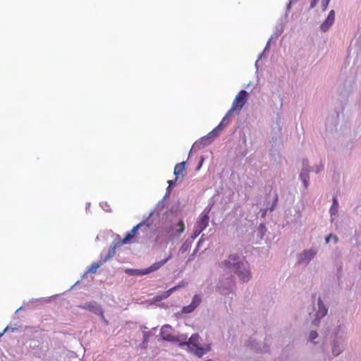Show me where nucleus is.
Here are the masks:
<instances>
[{
    "mask_svg": "<svg viewBox=\"0 0 361 361\" xmlns=\"http://www.w3.org/2000/svg\"><path fill=\"white\" fill-rule=\"evenodd\" d=\"M222 264L226 269L235 274L242 282L247 283L252 279L250 264L243 257L231 254Z\"/></svg>",
    "mask_w": 361,
    "mask_h": 361,
    "instance_id": "1",
    "label": "nucleus"
},
{
    "mask_svg": "<svg viewBox=\"0 0 361 361\" xmlns=\"http://www.w3.org/2000/svg\"><path fill=\"white\" fill-rule=\"evenodd\" d=\"M235 286V281L233 276L221 277L216 286V290L223 295L233 293Z\"/></svg>",
    "mask_w": 361,
    "mask_h": 361,
    "instance_id": "2",
    "label": "nucleus"
},
{
    "mask_svg": "<svg viewBox=\"0 0 361 361\" xmlns=\"http://www.w3.org/2000/svg\"><path fill=\"white\" fill-rule=\"evenodd\" d=\"M184 338L183 342H178V344L180 347H187V350L191 352V349H195L200 343V336L197 334H192L188 340V336L185 334H180V339Z\"/></svg>",
    "mask_w": 361,
    "mask_h": 361,
    "instance_id": "3",
    "label": "nucleus"
},
{
    "mask_svg": "<svg viewBox=\"0 0 361 361\" xmlns=\"http://www.w3.org/2000/svg\"><path fill=\"white\" fill-rule=\"evenodd\" d=\"M80 308L88 310L95 314L99 315L101 319L107 324V321L104 315V311L102 306L96 301L92 300L87 302L81 304L78 306Z\"/></svg>",
    "mask_w": 361,
    "mask_h": 361,
    "instance_id": "4",
    "label": "nucleus"
},
{
    "mask_svg": "<svg viewBox=\"0 0 361 361\" xmlns=\"http://www.w3.org/2000/svg\"><path fill=\"white\" fill-rule=\"evenodd\" d=\"M314 308L315 310V319L313 320L312 324L318 325L320 319L327 314L329 307L324 304L321 298L319 297Z\"/></svg>",
    "mask_w": 361,
    "mask_h": 361,
    "instance_id": "5",
    "label": "nucleus"
},
{
    "mask_svg": "<svg viewBox=\"0 0 361 361\" xmlns=\"http://www.w3.org/2000/svg\"><path fill=\"white\" fill-rule=\"evenodd\" d=\"M317 253V250L313 248L304 250L297 255V264L304 266L307 265L314 258Z\"/></svg>",
    "mask_w": 361,
    "mask_h": 361,
    "instance_id": "6",
    "label": "nucleus"
},
{
    "mask_svg": "<svg viewBox=\"0 0 361 361\" xmlns=\"http://www.w3.org/2000/svg\"><path fill=\"white\" fill-rule=\"evenodd\" d=\"M347 334V323L344 319L338 320L336 325L334 327L331 331V338L345 339Z\"/></svg>",
    "mask_w": 361,
    "mask_h": 361,
    "instance_id": "7",
    "label": "nucleus"
},
{
    "mask_svg": "<svg viewBox=\"0 0 361 361\" xmlns=\"http://www.w3.org/2000/svg\"><path fill=\"white\" fill-rule=\"evenodd\" d=\"M331 352L334 357H338L345 349L346 339L333 338L330 339Z\"/></svg>",
    "mask_w": 361,
    "mask_h": 361,
    "instance_id": "8",
    "label": "nucleus"
},
{
    "mask_svg": "<svg viewBox=\"0 0 361 361\" xmlns=\"http://www.w3.org/2000/svg\"><path fill=\"white\" fill-rule=\"evenodd\" d=\"M171 331L172 328L169 324H165L161 327L160 334L164 341L176 343L184 341V338L180 339V334L178 336L173 335Z\"/></svg>",
    "mask_w": 361,
    "mask_h": 361,
    "instance_id": "9",
    "label": "nucleus"
},
{
    "mask_svg": "<svg viewBox=\"0 0 361 361\" xmlns=\"http://www.w3.org/2000/svg\"><path fill=\"white\" fill-rule=\"evenodd\" d=\"M312 168L309 165V161L307 159H303L302 161V169L299 175L300 180L302 182L305 188H307L309 186L310 180V172Z\"/></svg>",
    "mask_w": 361,
    "mask_h": 361,
    "instance_id": "10",
    "label": "nucleus"
},
{
    "mask_svg": "<svg viewBox=\"0 0 361 361\" xmlns=\"http://www.w3.org/2000/svg\"><path fill=\"white\" fill-rule=\"evenodd\" d=\"M247 97L248 93L245 90H240L233 102V109H238V111L241 110L247 102Z\"/></svg>",
    "mask_w": 361,
    "mask_h": 361,
    "instance_id": "11",
    "label": "nucleus"
},
{
    "mask_svg": "<svg viewBox=\"0 0 361 361\" xmlns=\"http://www.w3.org/2000/svg\"><path fill=\"white\" fill-rule=\"evenodd\" d=\"M185 225L183 221H179L177 224L171 225L167 233H169L170 238H175L180 236V235L184 231Z\"/></svg>",
    "mask_w": 361,
    "mask_h": 361,
    "instance_id": "12",
    "label": "nucleus"
},
{
    "mask_svg": "<svg viewBox=\"0 0 361 361\" xmlns=\"http://www.w3.org/2000/svg\"><path fill=\"white\" fill-rule=\"evenodd\" d=\"M143 226H145L146 228L147 226V225L145 224V223H144V222H140L137 225L134 226L131 229V231H130L129 232H128L126 234L123 240H121V244L125 245V244L130 243L131 240L135 238L139 228H142V227H143Z\"/></svg>",
    "mask_w": 361,
    "mask_h": 361,
    "instance_id": "13",
    "label": "nucleus"
},
{
    "mask_svg": "<svg viewBox=\"0 0 361 361\" xmlns=\"http://www.w3.org/2000/svg\"><path fill=\"white\" fill-rule=\"evenodd\" d=\"M202 297L200 295H195L190 305L183 307L182 312L189 314L192 312L201 303Z\"/></svg>",
    "mask_w": 361,
    "mask_h": 361,
    "instance_id": "14",
    "label": "nucleus"
},
{
    "mask_svg": "<svg viewBox=\"0 0 361 361\" xmlns=\"http://www.w3.org/2000/svg\"><path fill=\"white\" fill-rule=\"evenodd\" d=\"M154 271H155V269L153 268V264L143 269H128L126 270V273L129 276H143Z\"/></svg>",
    "mask_w": 361,
    "mask_h": 361,
    "instance_id": "15",
    "label": "nucleus"
},
{
    "mask_svg": "<svg viewBox=\"0 0 361 361\" xmlns=\"http://www.w3.org/2000/svg\"><path fill=\"white\" fill-rule=\"evenodd\" d=\"M335 20V12L331 10L326 18V20L320 25V29L322 32H325L329 30L330 27L333 25Z\"/></svg>",
    "mask_w": 361,
    "mask_h": 361,
    "instance_id": "16",
    "label": "nucleus"
},
{
    "mask_svg": "<svg viewBox=\"0 0 361 361\" xmlns=\"http://www.w3.org/2000/svg\"><path fill=\"white\" fill-rule=\"evenodd\" d=\"M245 345L250 348L251 350L257 352L267 351V347L263 344L257 343L253 338L248 339L245 343Z\"/></svg>",
    "mask_w": 361,
    "mask_h": 361,
    "instance_id": "17",
    "label": "nucleus"
},
{
    "mask_svg": "<svg viewBox=\"0 0 361 361\" xmlns=\"http://www.w3.org/2000/svg\"><path fill=\"white\" fill-rule=\"evenodd\" d=\"M208 213L209 212H202L200 215L199 221L195 225L196 227L200 228V231H204L209 224V217Z\"/></svg>",
    "mask_w": 361,
    "mask_h": 361,
    "instance_id": "18",
    "label": "nucleus"
},
{
    "mask_svg": "<svg viewBox=\"0 0 361 361\" xmlns=\"http://www.w3.org/2000/svg\"><path fill=\"white\" fill-rule=\"evenodd\" d=\"M211 350V344H205L203 346H200V345L196 347L195 349H191L192 353L195 354L199 357H202L207 352Z\"/></svg>",
    "mask_w": 361,
    "mask_h": 361,
    "instance_id": "19",
    "label": "nucleus"
},
{
    "mask_svg": "<svg viewBox=\"0 0 361 361\" xmlns=\"http://www.w3.org/2000/svg\"><path fill=\"white\" fill-rule=\"evenodd\" d=\"M210 143H212V141L209 137H207V135L203 136L201 137L199 140L196 141L190 149V152L192 149H200L201 148H203L207 145H209Z\"/></svg>",
    "mask_w": 361,
    "mask_h": 361,
    "instance_id": "20",
    "label": "nucleus"
},
{
    "mask_svg": "<svg viewBox=\"0 0 361 361\" xmlns=\"http://www.w3.org/2000/svg\"><path fill=\"white\" fill-rule=\"evenodd\" d=\"M123 245V244H121V239L118 235L116 238L114 239V240L112 242L111 245L109 248L107 258H112L116 254V248L122 246Z\"/></svg>",
    "mask_w": 361,
    "mask_h": 361,
    "instance_id": "21",
    "label": "nucleus"
},
{
    "mask_svg": "<svg viewBox=\"0 0 361 361\" xmlns=\"http://www.w3.org/2000/svg\"><path fill=\"white\" fill-rule=\"evenodd\" d=\"M284 24L285 23L283 22L282 18H281L276 23L274 29V32L272 35L275 38L277 39L283 33L284 30Z\"/></svg>",
    "mask_w": 361,
    "mask_h": 361,
    "instance_id": "22",
    "label": "nucleus"
},
{
    "mask_svg": "<svg viewBox=\"0 0 361 361\" xmlns=\"http://www.w3.org/2000/svg\"><path fill=\"white\" fill-rule=\"evenodd\" d=\"M338 206H339V204H338V202L336 197H334L333 200H332V204L329 209V213L331 216H336L337 214Z\"/></svg>",
    "mask_w": 361,
    "mask_h": 361,
    "instance_id": "23",
    "label": "nucleus"
},
{
    "mask_svg": "<svg viewBox=\"0 0 361 361\" xmlns=\"http://www.w3.org/2000/svg\"><path fill=\"white\" fill-rule=\"evenodd\" d=\"M274 39H276V38H275L274 37V35H271V37L269 39L268 42H267L266 47H265L264 50V52L260 54L258 56L257 60L256 61L255 64V66L257 71H258V69H259V61L262 58L263 55L264 54V52L266 51L267 49H268V48H269V47L270 45L271 42L272 40H274Z\"/></svg>",
    "mask_w": 361,
    "mask_h": 361,
    "instance_id": "24",
    "label": "nucleus"
},
{
    "mask_svg": "<svg viewBox=\"0 0 361 361\" xmlns=\"http://www.w3.org/2000/svg\"><path fill=\"white\" fill-rule=\"evenodd\" d=\"M192 243V240L190 239H187L183 244L181 245V247L179 249L178 253L180 254H184L188 250H189L191 247Z\"/></svg>",
    "mask_w": 361,
    "mask_h": 361,
    "instance_id": "25",
    "label": "nucleus"
},
{
    "mask_svg": "<svg viewBox=\"0 0 361 361\" xmlns=\"http://www.w3.org/2000/svg\"><path fill=\"white\" fill-rule=\"evenodd\" d=\"M172 258V254L170 253L167 257H166L165 259L159 261V262H155L153 264V268L155 269V271L159 269L162 266H164L169 259H171Z\"/></svg>",
    "mask_w": 361,
    "mask_h": 361,
    "instance_id": "26",
    "label": "nucleus"
},
{
    "mask_svg": "<svg viewBox=\"0 0 361 361\" xmlns=\"http://www.w3.org/2000/svg\"><path fill=\"white\" fill-rule=\"evenodd\" d=\"M185 164L186 162L185 161H182L178 164H176L174 167V171H173V173L174 175L178 177L180 173L184 171L185 169Z\"/></svg>",
    "mask_w": 361,
    "mask_h": 361,
    "instance_id": "27",
    "label": "nucleus"
},
{
    "mask_svg": "<svg viewBox=\"0 0 361 361\" xmlns=\"http://www.w3.org/2000/svg\"><path fill=\"white\" fill-rule=\"evenodd\" d=\"M153 212H154L152 211L149 213V216L145 220H143L142 221V222L145 223V224L147 225V226L146 228L145 226H143V227H142V228H139V230H140L142 232L145 233H147L148 232V230H149L150 226L152 225V221L150 220V216L153 214Z\"/></svg>",
    "mask_w": 361,
    "mask_h": 361,
    "instance_id": "28",
    "label": "nucleus"
},
{
    "mask_svg": "<svg viewBox=\"0 0 361 361\" xmlns=\"http://www.w3.org/2000/svg\"><path fill=\"white\" fill-rule=\"evenodd\" d=\"M185 286V283H183V285H178V286H176L171 288H170L169 290H168L167 291H166L164 295L160 298V299H164V298H168L173 292H174L175 290H178L179 288L180 287H183Z\"/></svg>",
    "mask_w": 361,
    "mask_h": 361,
    "instance_id": "29",
    "label": "nucleus"
},
{
    "mask_svg": "<svg viewBox=\"0 0 361 361\" xmlns=\"http://www.w3.org/2000/svg\"><path fill=\"white\" fill-rule=\"evenodd\" d=\"M230 121L224 116L221 121L219 123V124L216 126L217 129H219L220 131L222 130L226 126L228 125Z\"/></svg>",
    "mask_w": 361,
    "mask_h": 361,
    "instance_id": "30",
    "label": "nucleus"
},
{
    "mask_svg": "<svg viewBox=\"0 0 361 361\" xmlns=\"http://www.w3.org/2000/svg\"><path fill=\"white\" fill-rule=\"evenodd\" d=\"M219 132L220 130L217 129V128L216 127L207 135V137H209L211 141L212 142L214 140V138H216L219 135Z\"/></svg>",
    "mask_w": 361,
    "mask_h": 361,
    "instance_id": "31",
    "label": "nucleus"
},
{
    "mask_svg": "<svg viewBox=\"0 0 361 361\" xmlns=\"http://www.w3.org/2000/svg\"><path fill=\"white\" fill-rule=\"evenodd\" d=\"M100 266H101V264H99V262L92 263V265L87 269V272L94 274L97 271V269Z\"/></svg>",
    "mask_w": 361,
    "mask_h": 361,
    "instance_id": "32",
    "label": "nucleus"
},
{
    "mask_svg": "<svg viewBox=\"0 0 361 361\" xmlns=\"http://www.w3.org/2000/svg\"><path fill=\"white\" fill-rule=\"evenodd\" d=\"M318 334L316 331H311L309 334L308 341L313 343H317V341H315V339L318 337Z\"/></svg>",
    "mask_w": 361,
    "mask_h": 361,
    "instance_id": "33",
    "label": "nucleus"
},
{
    "mask_svg": "<svg viewBox=\"0 0 361 361\" xmlns=\"http://www.w3.org/2000/svg\"><path fill=\"white\" fill-rule=\"evenodd\" d=\"M19 328V326H18L16 324H15L14 325H8L7 326L5 329H4V332H6L8 331H11L13 332H14L15 331H17Z\"/></svg>",
    "mask_w": 361,
    "mask_h": 361,
    "instance_id": "34",
    "label": "nucleus"
},
{
    "mask_svg": "<svg viewBox=\"0 0 361 361\" xmlns=\"http://www.w3.org/2000/svg\"><path fill=\"white\" fill-rule=\"evenodd\" d=\"M203 231H200V228L195 226V230L193 235L191 236L190 240L193 241L194 239H195Z\"/></svg>",
    "mask_w": 361,
    "mask_h": 361,
    "instance_id": "35",
    "label": "nucleus"
},
{
    "mask_svg": "<svg viewBox=\"0 0 361 361\" xmlns=\"http://www.w3.org/2000/svg\"><path fill=\"white\" fill-rule=\"evenodd\" d=\"M143 342L142 344H147L149 340V336H151L150 332L144 331H143Z\"/></svg>",
    "mask_w": 361,
    "mask_h": 361,
    "instance_id": "36",
    "label": "nucleus"
},
{
    "mask_svg": "<svg viewBox=\"0 0 361 361\" xmlns=\"http://www.w3.org/2000/svg\"><path fill=\"white\" fill-rule=\"evenodd\" d=\"M49 301V298H40L37 299H32L30 302H48Z\"/></svg>",
    "mask_w": 361,
    "mask_h": 361,
    "instance_id": "37",
    "label": "nucleus"
},
{
    "mask_svg": "<svg viewBox=\"0 0 361 361\" xmlns=\"http://www.w3.org/2000/svg\"><path fill=\"white\" fill-rule=\"evenodd\" d=\"M100 207L106 212H111L110 206L107 202H100Z\"/></svg>",
    "mask_w": 361,
    "mask_h": 361,
    "instance_id": "38",
    "label": "nucleus"
},
{
    "mask_svg": "<svg viewBox=\"0 0 361 361\" xmlns=\"http://www.w3.org/2000/svg\"><path fill=\"white\" fill-rule=\"evenodd\" d=\"M342 268H343L342 264H338V268H337V274H336L338 281H340V279H341V276H342Z\"/></svg>",
    "mask_w": 361,
    "mask_h": 361,
    "instance_id": "39",
    "label": "nucleus"
},
{
    "mask_svg": "<svg viewBox=\"0 0 361 361\" xmlns=\"http://www.w3.org/2000/svg\"><path fill=\"white\" fill-rule=\"evenodd\" d=\"M234 111H238V109H233V106H231V108L227 111V113L226 114V115L224 116L226 118H227L229 121H230V118L233 114V112Z\"/></svg>",
    "mask_w": 361,
    "mask_h": 361,
    "instance_id": "40",
    "label": "nucleus"
},
{
    "mask_svg": "<svg viewBox=\"0 0 361 361\" xmlns=\"http://www.w3.org/2000/svg\"><path fill=\"white\" fill-rule=\"evenodd\" d=\"M312 169L316 173H318L324 169V165H316Z\"/></svg>",
    "mask_w": 361,
    "mask_h": 361,
    "instance_id": "41",
    "label": "nucleus"
},
{
    "mask_svg": "<svg viewBox=\"0 0 361 361\" xmlns=\"http://www.w3.org/2000/svg\"><path fill=\"white\" fill-rule=\"evenodd\" d=\"M278 202V195L276 194L275 195V197H274V201H273V203H272V205L271 206V207L269 208L271 211H273L276 205V203Z\"/></svg>",
    "mask_w": 361,
    "mask_h": 361,
    "instance_id": "42",
    "label": "nucleus"
},
{
    "mask_svg": "<svg viewBox=\"0 0 361 361\" xmlns=\"http://www.w3.org/2000/svg\"><path fill=\"white\" fill-rule=\"evenodd\" d=\"M331 0H322V6L323 10L325 11L328 6V4Z\"/></svg>",
    "mask_w": 361,
    "mask_h": 361,
    "instance_id": "43",
    "label": "nucleus"
},
{
    "mask_svg": "<svg viewBox=\"0 0 361 361\" xmlns=\"http://www.w3.org/2000/svg\"><path fill=\"white\" fill-rule=\"evenodd\" d=\"M198 250L197 248H195L193 251V252L188 257V261H192L194 258H195V256L196 255V253L197 252Z\"/></svg>",
    "mask_w": 361,
    "mask_h": 361,
    "instance_id": "44",
    "label": "nucleus"
},
{
    "mask_svg": "<svg viewBox=\"0 0 361 361\" xmlns=\"http://www.w3.org/2000/svg\"><path fill=\"white\" fill-rule=\"evenodd\" d=\"M110 258H107V255L105 256V257H102L101 255V258H100V261H99V264H101V265L105 262H106Z\"/></svg>",
    "mask_w": 361,
    "mask_h": 361,
    "instance_id": "45",
    "label": "nucleus"
},
{
    "mask_svg": "<svg viewBox=\"0 0 361 361\" xmlns=\"http://www.w3.org/2000/svg\"><path fill=\"white\" fill-rule=\"evenodd\" d=\"M292 4H294V2L291 1V0H289V3L286 6V18L288 16V11L291 8Z\"/></svg>",
    "mask_w": 361,
    "mask_h": 361,
    "instance_id": "46",
    "label": "nucleus"
},
{
    "mask_svg": "<svg viewBox=\"0 0 361 361\" xmlns=\"http://www.w3.org/2000/svg\"><path fill=\"white\" fill-rule=\"evenodd\" d=\"M203 243H204V240L202 238H200L199 240V241L197 242L196 248H197V250H199V248L200 247V246H202Z\"/></svg>",
    "mask_w": 361,
    "mask_h": 361,
    "instance_id": "47",
    "label": "nucleus"
},
{
    "mask_svg": "<svg viewBox=\"0 0 361 361\" xmlns=\"http://www.w3.org/2000/svg\"><path fill=\"white\" fill-rule=\"evenodd\" d=\"M176 181H177V178L175 180H169L168 183H169V187L174 185L175 183H176Z\"/></svg>",
    "mask_w": 361,
    "mask_h": 361,
    "instance_id": "48",
    "label": "nucleus"
},
{
    "mask_svg": "<svg viewBox=\"0 0 361 361\" xmlns=\"http://www.w3.org/2000/svg\"><path fill=\"white\" fill-rule=\"evenodd\" d=\"M203 161H204V158H203V157H201L200 160V163H199V164H198V166H197V167L196 169L197 170H199L201 168Z\"/></svg>",
    "mask_w": 361,
    "mask_h": 361,
    "instance_id": "49",
    "label": "nucleus"
},
{
    "mask_svg": "<svg viewBox=\"0 0 361 361\" xmlns=\"http://www.w3.org/2000/svg\"><path fill=\"white\" fill-rule=\"evenodd\" d=\"M331 236H333V234H329V235H327L325 238V243L326 244H328L329 242H330V240L331 239Z\"/></svg>",
    "mask_w": 361,
    "mask_h": 361,
    "instance_id": "50",
    "label": "nucleus"
},
{
    "mask_svg": "<svg viewBox=\"0 0 361 361\" xmlns=\"http://www.w3.org/2000/svg\"><path fill=\"white\" fill-rule=\"evenodd\" d=\"M318 0H312L310 4V8H313L317 4Z\"/></svg>",
    "mask_w": 361,
    "mask_h": 361,
    "instance_id": "51",
    "label": "nucleus"
},
{
    "mask_svg": "<svg viewBox=\"0 0 361 361\" xmlns=\"http://www.w3.org/2000/svg\"><path fill=\"white\" fill-rule=\"evenodd\" d=\"M331 239H333L334 243L335 244L337 243V242L338 240V238L336 235H333V236H331Z\"/></svg>",
    "mask_w": 361,
    "mask_h": 361,
    "instance_id": "52",
    "label": "nucleus"
},
{
    "mask_svg": "<svg viewBox=\"0 0 361 361\" xmlns=\"http://www.w3.org/2000/svg\"><path fill=\"white\" fill-rule=\"evenodd\" d=\"M169 196V194L168 192H166L165 195L164 196L162 201H164Z\"/></svg>",
    "mask_w": 361,
    "mask_h": 361,
    "instance_id": "53",
    "label": "nucleus"
},
{
    "mask_svg": "<svg viewBox=\"0 0 361 361\" xmlns=\"http://www.w3.org/2000/svg\"><path fill=\"white\" fill-rule=\"evenodd\" d=\"M259 228H260V230L262 231H264V228H265V226H264V225L261 224V225L259 226Z\"/></svg>",
    "mask_w": 361,
    "mask_h": 361,
    "instance_id": "54",
    "label": "nucleus"
},
{
    "mask_svg": "<svg viewBox=\"0 0 361 361\" xmlns=\"http://www.w3.org/2000/svg\"><path fill=\"white\" fill-rule=\"evenodd\" d=\"M164 202V201H162V200L161 201H159L157 204V207H159L161 204H162Z\"/></svg>",
    "mask_w": 361,
    "mask_h": 361,
    "instance_id": "55",
    "label": "nucleus"
},
{
    "mask_svg": "<svg viewBox=\"0 0 361 361\" xmlns=\"http://www.w3.org/2000/svg\"><path fill=\"white\" fill-rule=\"evenodd\" d=\"M22 309H23V307H20L18 309H17V310H16L15 313H18V312H19V311H20V310H21Z\"/></svg>",
    "mask_w": 361,
    "mask_h": 361,
    "instance_id": "56",
    "label": "nucleus"
},
{
    "mask_svg": "<svg viewBox=\"0 0 361 361\" xmlns=\"http://www.w3.org/2000/svg\"><path fill=\"white\" fill-rule=\"evenodd\" d=\"M170 188H171V187H169V185L166 188V192H168L169 194L170 193Z\"/></svg>",
    "mask_w": 361,
    "mask_h": 361,
    "instance_id": "57",
    "label": "nucleus"
},
{
    "mask_svg": "<svg viewBox=\"0 0 361 361\" xmlns=\"http://www.w3.org/2000/svg\"><path fill=\"white\" fill-rule=\"evenodd\" d=\"M6 332H4V331L1 333H0V338L5 334Z\"/></svg>",
    "mask_w": 361,
    "mask_h": 361,
    "instance_id": "58",
    "label": "nucleus"
},
{
    "mask_svg": "<svg viewBox=\"0 0 361 361\" xmlns=\"http://www.w3.org/2000/svg\"><path fill=\"white\" fill-rule=\"evenodd\" d=\"M358 267H359V269H361V260H360V262H359V265H358Z\"/></svg>",
    "mask_w": 361,
    "mask_h": 361,
    "instance_id": "59",
    "label": "nucleus"
},
{
    "mask_svg": "<svg viewBox=\"0 0 361 361\" xmlns=\"http://www.w3.org/2000/svg\"><path fill=\"white\" fill-rule=\"evenodd\" d=\"M90 203H87V204L86 209H87V208L90 207Z\"/></svg>",
    "mask_w": 361,
    "mask_h": 361,
    "instance_id": "60",
    "label": "nucleus"
},
{
    "mask_svg": "<svg viewBox=\"0 0 361 361\" xmlns=\"http://www.w3.org/2000/svg\"><path fill=\"white\" fill-rule=\"evenodd\" d=\"M298 0H291V1H293L294 3H295L296 1H298Z\"/></svg>",
    "mask_w": 361,
    "mask_h": 361,
    "instance_id": "61",
    "label": "nucleus"
},
{
    "mask_svg": "<svg viewBox=\"0 0 361 361\" xmlns=\"http://www.w3.org/2000/svg\"><path fill=\"white\" fill-rule=\"evenodd\" d=\"M143 329H147V328L146 326H142Z\"/></svg>",
    "mask_w": 361,
    "mask_h": 361,
    "instance_id": "62",
    "label": "nucleus"
}]
</instances>
